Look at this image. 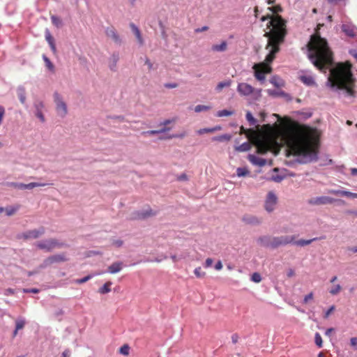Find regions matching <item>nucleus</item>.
<instances>
[{
  "label": "nucleus",
  "instance_id": "obj_34",
  "mask_svg": "<svg viewBox=\"0 0 357 357\" xmlns=\"http://www.w3.org/2000/svg\"><path fill=\"white\" fill-rule=\"evenodd\" d=\"M46 185H47L46 183L32 182V183H28V184H25L24 190L25 189L31 190V189H33V188H36V187L45 186Z\"/></svg>",
  "mask_w": 357,
  "mask_h": 357
},
{
  "label": "nucleus",
  "instance_id": "obj_30",
  "mask_svg": "<svg viewBox=\"0 0 357 357\" xmlns=\"http://www.w3.org/2000/svg\"><path fill=\"white\" fill-rule=\"evenodd\" d=\"M250 172L246 167H238L236 169V175L238 177L246 176L249 175Z\"/></svg>",
  "mask_w": 357,
  "mask_h": 357
},
{
  "label": "nucleus",
  "instance_id": "obj_51",
  "mask_svg": "<svg viewBox=\"0 0 357 357\" xmlns=\"http://www.w3.org/2000/svg\"><path fill=\"white\" fill-rule=\"evenodd\" d=\"M91 278H92V276L89 275H86V277H84L83 278H80V279L76 280L75 282L77 284H82V283H84V282L89 281Z\"/></svg>",
  "mask_w": 357,
  "mask_h": 357
},
{
  "label": "nucleus",
  "instance_id": "obj_37",
  "mask_svg": "<svg viewBox=\"0 0 357 357\" xmlns=\"http://www.w3.org/2000/svg\"><path fill=\"white\" fill-rule=\"evenodd\" d=\"M314 342L316 345L319 348H321L323 347V341L321 335L319 333H316L314 335Z\"/></svg>",
  "mask_w": 357,
  "mask_h": 357
},
{
  "label": "nucleus",
  "instance_id": "obj_27",
  "mask_svg": "<svg viewBox=\"0 0 357 357\" xmlns=\"http://www.w3.org/2000/svg\"><path fill=\"white\" fill-rule=\"evenodd\" d=\"M220 129H221L220 126H216V127L211 128H202V129H199L197 130V133L199 135H203L204 133L214 132L217 130H220Z\"/></svg>",
  "mask_w": 357,
  "mask_h": 357
},
{
  "label": "nucleus",
  "instance_id": "obj_5",
  "mask_svg": "<svg viewBox=\"0 0 357 357\" xmlns=\"http://www.w3.org/2000/svg\"><path fill=\"white\" fill-rule=\"evenodd\" d=\"M324 237L314 238L310 240H298L296 241L295 236H281L278 237H273L272 240V248H276L281 245H285L287 244L293 243L298 246L303 247L310 245L312 242L315 241L318 239H324Z\"/></svg>",
  "mask_w": 357,
  "mask_h": 357
},
{
  "label": "nucleus",
  "instance_id": "obj_20",
  "mask_svg": "<svg viewBox=\"0 0 357 357\" xmlns=\"http://www.w3.org/2000/svg\"><path fill=\"white\" fill-rule=\"evenodd\" d=\"M123 268L122 262H114L108 267V272L114 274L119 272Z\"/></svg>",
  "mask_w": 357,
  "mask_h": 357
},
{
  "label": "nucleus",
  "instance_id": "obj_63",
  "mask_svg": "<svg viewBox=\"0 0 357 357\" xmlns=\"http://www.w3.org/2000/svg\"><path fill=\"white\" fill-rule=\"evenodd\" d=\"M208 29V27L207 26H202V28H198L195 29L196 33L202 32L207 31Z\"/></svg>",
  "mask_w": 357,
  "mask_h": 357
},
{
  "label": "nucleus",
  "instance_id": "obj_43",
  "mask_svg": "<svg viewBox=\"0 0 357 357\" xmlns=\"http://www.w3.org/2000/svg\"><path fill=\"white\" fill-rule=\"evenodd\" d=\"M194 273L198 278H204L206 275V273L202 271L201 267H197L195 269Z\"/></svg>",
  "mask_w": 357,
  "mask_h": 357
},
{
  "label": "nucleus",
  "instance_id": "obj_47",
  "mask_svg": "<svg viewBox=\"0 0 357 357\" xmlns=\"http://www.w3.org/2000/svg\"><path fill=\"white\" fill-rule=\"evenodd\" d=\"M184 136H185V134L183 133V134H180V135H168L166 137H160L159 139L162 140V139H169L177 138V137L183 138Z\"/></svg>",
  "mask_w": 357,
  "mask_h": 357
},
{
  "label": "nucleus",
  "instance_id": "obj_28",
  "mask_svg": "<svg viewBox=\"0 0 357 357\" xmlns=\"http://www.w3.org/2000/svg\"><path fill=\"white\" fill-rule=\"evenodd\" d=\"M20 207V205L9 206L4 208V211H6L7 215L10 216L14 215L19 210Z\"/></svg>",
  "mask_w": 357,
  "mask_h": 357
},
{
  "label": "nucleus",
  "instance_id": "obj_12",
  "mask_svg": "<svg viewBox=\"0 0 357 357\" xmlns=\"http://www.w3.org/2000/svg\"><path fill=\"white\" fill-rule=\"evenodd\" d=\"M106 36L111 38L115 43L121 44V39L114 26L107 27L105 29Z\"/></svg>",
  "mask_w": 357,
  "mask_h": 357
},
{
  "label": "nucleus",
  "instance_id": "obj_11",
  "mask_svg": "<svg viewBox=\"0 0 357 357\" xmlns=\"http://www.w3.org/2000/svg\"><path fill=\"white\" fill-rule=\"evenodd\" d=\"M277 197L273 192H269L267 195L266 199L265 202V209L268 212H272L277 204Z\"/></svg>",
  "mask_w": 357,
  "mask_h": 357
},
{
  "label": "nucleus",
  "instance_id": "obj_7",
  "mask_svg": "<svg viewBox=\"0 0 357 357\" xmlns=\"http://www.w3.org/2000/svg\"><path fill=\"white\" fill-rule=\"evenodd\" d=\"M54 100L56 104V110L58 115L61 117L66 116L68 113L67 105L57 92L54 93Z\"/></svg>",
  "mask_w": 357,
  "mask_h": 357
},
{
  "label": "nucleus",
  "instance_id": "obj_8",
  "mask_svg": "<svg viewBox=\"0 0 357 357\" xmlns=\"http://www.w3.org/2000/svg\"><path fill=\"white\" fill-rule=\"evenodd\" d=\"M237 91L241 96H248L255 93L259 95L261 90L255 89L250 84L247 83L241 82L238 84Z\"/></svg>",
  "mask_w": 357,
  "mask_h": 357
},
{
  "label": "nucleus",
  "instance_id": "obj_50",
  "mask_svg": "<svg viewBox=\"0 0 357 357\" xmlns=\"http://www.w3.org/2000/svg\"><path fill=\"white\" fill-rule=\"evenodd\" d=\"M252 280L255 282H259L261 280V277L259 273H254L252 275Z\"/></svg>",
  "mask_w": 357,
  "mask_h": 357
},
{
  "label": "nucleus",
  "instance_id": "obj_4",
  "mask_svg": "<svg viewBox=\"0 0 357 357\" xmlns=\"http://www.w3.org/2000/svg\"><path fill=\"white\" fill-rule=\"evenodd\" d=\"M351 64L349 62L339 63L331 70L328 81L331 86L339 89H344L348 96L354 97L355 80L351 73Z\"/></svg>",
  "mask_w": 357,
  "mask_h": 357
},
{
  "label": "nucleus",
  "instance_id": "obj_62",
  "mask_svg": "<svg viewBox=\"0 0 357 357\" xmlns=\"http://www.w3.org/2000/svg\"><path fill=\"white\" fill-rule=\"evenodd\" d=\"M262 129L264 131H271L272 130V126L270 124H266L262 126Z\"/></svg>",
  "mask_w": 357,
  "mask_h": 357
},
{
  "label": "nucleus",
  "instance_id": "obj_19",
  "mask_svg": "<svg viewBox=\"0 0 357 357\" xmlns=\"http://www.w3.org/2000/svg\"><path fill=\"white\" fill-rule=\"evenodd\" d=\"M272 240L273 237L264 236L259 238L258 242L262 246L272 248Z\"/></svg>",
  "mask_w": 357,
  "mask_h": 357
},
{
  "label": "nucleus",
  "instance_id": "obj_2",
  "mask_svg": "<svg viewBox=\"0 0 357 357\" xmlns=\"http://www.w3.org/2000/svg\"><path fill=\"white\" fill-rule=\"evenodd\" d=\"M308 57L313 65L321 71H325L333 63V52L326 39L318 34L311 36L307 43Z\"/></svg>",
  "mask_w": 357,
  "mask_h": 357
},
{
  "label": "nucleus",
  "instance_id": "obj_57",
  "mask_svg": "<svg viewBox=\"0 0 357 357\" xmlns=\"http://www.w3.org/2000/svg\"><path fill=\"white\" fill-rule=\"evenodd\" d=\"M5 114V109L3 107L0 106V124L2 123L3 118Z\"/></svg>",
  "mask_w": 357,
  "mask_h": 357
},
{
  "label": "nucleus",
  "instance_id": "obj_15",
  "mask_svg": "<svg viewBox=\"0 0 357 357\" xmlns=\"http://www.w3.org/2000/svg\"><path fill=\"white\" fill-rule=\"evenodd\" d=\"M255 144L257 149V152L259 154L266 153L270 149L268 144L264 140L259 139L256 142Z\"/></svg>",
  "mask_w": 357,
  "mask_h": 357
},
{
  "label": "nucleus",
  "instance_id": "obj_59",
  "mask_svg": "<svg viewBox=\"0 0 357 357\" xmlns=\"http://www.w3.org/2000/svg\"><path fill=\"white\" fill-rule=\"evenodd\" d=\"M213 259L211 258H207L205 261V267L208 268L210 267L213 264Z\"/></svg>",
  "mask_w": 357,
  "mask_h": 357
},
{
  "label": "nucleus",
  "instance_id": "obj_22",
  "mask_svg": "<svg viewBox=\"0 0 357 357\" xmlns=\"http://www.w3.org/2000/svg\"><path fill=\"white\" fill-rule=\"evenodd\" d=\"M169 130H170L169 128L164 127L160 130H152L142 132V135H144V136L148 135H154L156 134L165 132L167 131H169Z\"/></svg>",
  "mask_w": 357,
  "mask_h": 357
},
{
  "label": "nucleus",
  "instance_id": "obj_36",
  "mask_svg": "<svg viewBox=\"0 0 357 357\" xmlns=\"http://www.w3.org/2000/svg\"><path fill=\"white\" fill-rule=\"evenodd\" d=\"M211 107L208 105H198L195 106V112L197 113L204 112V111H208L211 109Z\"/></svg>",
  "mask_w": 357,
  "mask_h": 357
},
{
  "label": "nucleus",
  "instance_id": "obj_58",
  "mask_svg": "<svg viewBox=\"0 0 357 357\" xmlns=\"http://www.w3.org/2000/svg\"><path fill=\"white\" fill-rule=\"evenodd\" d=\"M165 86L168 89H174L178 86V84L176 83H167L165 84Z\"/></svg>",
  "mask_w": 357,
  "mask_h": 357
},
{
  "label": "nucleus",
  "instance_id": "obj_45",
  "mask_svg": "<svg viewBox=\"0 0 357 357\" xmlns=\"http://www.w3.org/2000/svg\"><path fill=\"white\" fill-rule=\"evenodd\" d=\"M233 114L232 112L227 110V109H222L220 111H218L217 113V116L218 117H222V116H228Z\"/></svg>",
  "mask_w": 357,
  "mask_h": 357
},
{
  "label": "nucleus",
  "instance_id": "obj_9",
  "mask_svg": "<svg viewBox=\"0 0 357 357\" xmlns=\"http://www.w3.org/2000/svg\"><path fill=\"white\" fill-rule=\"evenodd\" d=\"M45 232V229L43 227H40L39 229H35L31 230H28L20 235V238L24 240H29V239H36L43 235Z\"/></svg>",
  "mask_w": 357,
  "mask_h": 357
},
{
  "label": "nucleus",
  "instance_id": "obj_41",
  "mask_svg": "<svg viewBox=\"0 0 357 357\" xmlns=\"http://www.w3.org/2000/svg\"><path fill=\"white\" fill-rule=\"evenodd\" d=\"M246 119L250 123V126H255L257 123V120L253 117L252 114L250 112L246 113Z\"/></svg>",
  "mask_w": 357,
  "mask_h": 357
},
{
  "label": "nucleus",
  "instance_id": "obj_61",
  "mask_svg": "<svg viewBox=\"0 0 357 357\" xmlns=\"http://www.w3.org/2000/svg\"><path fill=\"white\" fill-rule=\"evenodd\" d=\"M113 245L117 248L121 247L123 245V241L121 240H116L113 242Z\"/></svg>",
  "mask_w": 357,
  "mask_h": 357
},
{
  "label": "nucleus",
  "instance_id": "obj_64",
  "mask_svg": "<svg viewBox=\"0 0 357 357\" xmlns=\"http://www.w3.org/2000/svg\"><path fill=\"white\" fill-rule=\"evenodd\" d=\"M215 268L216 270H218V271H220V270H221L222 268V262L220 261H218L216 263V264L215 266Z\"/></svg>",
  "mask_w": 357,
  "mask_h": 357
},
{
  "label": "nucleus",
  "instance_id": "obj_42",
  "mask_svg": "<svg viewBox=\"0 0 357 357\" xmlns=\"http://www.w3.org/2000/svg\"><path fill=\"white\" fill-rule=\"evenodd\" d=\"M342 290V287L340 284L335 285L333 288H331L329 291L331 295H337Z\"/></svg>",
  "mask_w": 357,
  "mask_h": 357
},
{
  "label": "nucleus",
  "instance_id": "obj_14",
  "mask_svg": "<svg viewBox=\"0 0 357 357\" xmlns=\"http://www.w3.org/2000/svg\"><path fill=\"white\" fill-rule=\"evenodd\" d=\"M336 200L332 197L322 196L319 197H315L310 201V203L315 205H324V204H333Z\"/></svg>",
  "mask_w": 357,
  "mask_h": 357
},
{
  "label": "nucleus",
  "instance_id": "obj_29",
  "mask_svg": "<svg viewBox=\"0 0 357 357\" xmlns=\"http://www.w3.org/2000/svg\"><path fill=\"white\" fill-rule=\"evenodd\" d=\"M301 80L307 86H312L315 84L313 77L311 76H301Z\"/></svg>",
  "mask_w": 357,
  "mask_h": 357
},
{
  "label": "nucleus",
  "instance_id": "obj_13",
  "mask_svg": "<svg viewBox=\"0 0 357 357\" xmlns=\"http://www.w3.org/2000/svg\"><path fill=\"white\" fill-rule=\"evenodd\" d=\"M342 31L348 36L354 38L357 35V28L351 23H347L342 25Z\"/></svg>",
  "mask_w": 357,
  "mask_h": 357
},
{
  "label": "nucleus",
  "instance_id": "obj_10",
  "mask_svg": "<svg viewBox=\"0 0 357 357\" xmlns=\"http://www.w3.org/2000/svg\"><path fill=\"white\" fill-rule=\"evenodd\" d=\"M68 258L65 253L54 255L46 258L43 261V266H47L54 263L66 261Z\"/></svg>",
  "mask_w": 357,
  "mask_h": 357
},
{
  "label": "nucleus",
  "instance_id": "obj_18",
  "mask_svg": "<svg viewBox=\"0 0 357 357\" xmlns=\"http://www.w3.org/2000/svg\"><path fill=\"white\" fill-rule=\"evenodd\" d=\"M130 26L135 37L137 38L138 43H139L140 45H142L144 44V40L142 38L139 29L133 23H130Z\"/></svg>",
  "mask_w": 357,
  "mask_h": 357
},
{
  "label": "nucleus",
  "instance_id": "obj_39",
  "mask_svg": "<svg viewBox=\"0 0 357 357\" xmlns=\"http://www.w3.org/2000/svg\"><path fill=\"white\" fill-rule=\"evenodd\" d=\"M26 321L24 319H18L15 321V328L17 330L22 329L25 326Z\"/></svg>",
  "mask_w": 357,
  "mask_h": 357
},
{
  "label": "nucleus",
  "instance_id": "obj_32",
  "mask_svg": "<svg viewBox=\"0 0 357 357\" xmlns=\"http://www.w3.org/2000/svg\"><path fill=\"white\" fill-rule=\"evenodd\" d=\"M231 84V80H227V81L219 82L218 84V85L216 86V90L218 91H222V89L223 88L230 86Z\"/></svg>",
  "mask_w": 357,
  "mask_h": 357
},
{
  "label": "nucleus",
  "instance_id": "obj_54",
  "mask_svg": "<svg viewBox=\"0 0 357 357\" xmlns=\"http://www.w3.org/2000/svg\"><path fill=\"white\" fill-rule=\"evenodd\" d=\"M335 305L331 306V307L324 314V318L327 319L329 317V315L335 310Z\"/></svg>",
  "mask_w": 357,
  "mask_h": 357
},
{
  "label": "nucleus",
  "instance_id": "obj_16",
  "mask_svg": "<svg viewBox=\"0 0 357 357\" xmlns=\"http://www.w3.org/2000/svg\"><path fill=\"white\" fill-rule=\"evenodd\" d=\"M155 215V213L153 212L151 208H149L142 211L137 212L135 214V216L134 217V218L139 219V220H144V219L148 218L149 217L153 216Z\"/></svg>",
  "mask_w": 357,
  "mask_h": 357
},
{
  "label": "nucleus",
  "instance_id": "obj_52",
  "mask_svg": "<svg viewBox=\"0 0 357 357\" xmlns=\"http://www.w3.org/2000/svg\"><path fill=\"white\" fill-rule=\"evenodd\" d=\"M313 298H314V294L312 292H310V294H308L307 295H306L304 297L303 303L307 304L310 301L312 300Z\"/></svg>",
  "mask_w": 357,
  "mask_h": 357
},
{
  "label": "nucleus",
  "instance_id": "obj_17",
  "mask_svg": "<svg viewBox=\"0 0 357 357\" xmlns=\"http://www.w3.org/2000/svg\"><path fill=\"white\" fill-rule=\"evenodd\" d=\"M248 160L252 164L259 167H263L266 164V161L265 159L259 158L255 155H249Z\"/></svg>",
  "mask_w": 357,
  "mask_h": 357
},
{
  "label": "nucleus",
  "instance_id": "obj_21",
  "mask_svg": "<svg viewBox=\"0 0 357 357\" xmlns=\"http://www.w3.org/2000/svg\"><path fill=\"white\" fill-rule=\"evenodd\" d=\"M45 39L47 41V43H49L50 47H51V50H52V52L54 53H55L56 52V46H55V43H54V38L52 36L51 33H50L49 31H46V33H45Z\"/></svg>",
  "mask_w": 357,
  "mask_h": 357
},
{
  "label": "nucleus",
  "instance_id": "obj_23",
  "mask_svg": "<svg viewBox=\"0 0 357 357\" xmlns=\"http://www.w3.org/2000/svg\"><path fill=\"white\" fill-rule=\"evenodd\" d=\"M243 220L245 223L251 225H258L261 222V220L255 216L245 215Z\"/></svg>",
  "mask_w": 357,
  "mask_h": 357
},
{
  "label": "nucleus",
  "instance_id": "obj_26",
  "mask_svg": "<svg viewBox=\"0 0 357 357\" xmlns=\"http://www.w3.org/2000/svg\"><path fill=\"white\" fill-rule=\"evenodd\" d=\"M112 283L110 281H108L104 284V285L98 289V292L101 294H105L111 291L110 287Z\"/></svg>",
  "mask_w": 357,
  "mask_h": 357
},
{
  "label": "nucleus",
  "instance_id": "obj_33",
  "mask_svg": "<svg viewBox=\"0 0 357 357\" xmlns=\"http://www.w3.org/2000/svg\"><path fill=\"white\" fill-rule=\"evenodd\" d=\"M231 139V135H222L219 136H216L212 138L213 141H218V142H222V141H229Z\"/></svg>",
  "mask_w": 357,
  "mask_h": 357
},
{
  "label": "nucleus",
  "instance_id": "obj_6",
  "mask_svg": "<svg viewBox=\"0 0 357 357\" xmlns=\"http://www.w3.org/2000/svg\"><path fill=\"white\" fill-rule=\"evenodd\" d=\"M36 247L46 252H51L56 248L66 247L64 243L59 242L56 238H49L44 241H38L35 243Z\"/></svg>",
  "mask_w": 357,
  "mask_h": 357
},
{
  "label": "nucleus",
  "instance_id": "obj_1",
  "mask_svg": "<svg viewBox=\"0 0 357 357\" xmlns=\"http://www.w3.org/2000/svg\"><path fill=\"white\" fill-rule=\"evenodd\" d=\"M269 20L268 28L271 27L269 31L265 32L264 36L268 38L266 49L268 50L264 62L253 66L255 76L259 81L265 79L266 74L271 72L270 63L275 59V55L280 50V46L284 42L287 34V21L279 15H266L260 18L261 22Z\"/></svg>",
  "mask_w": 357,
  "mask_h": 357
},
{
  "label": "nucleus",
  "instance_id": "obj_24",
  "mask_svg": "<svg viewBox=\"0 0 357 357\" xmlns=\"http://www.w3.org/2000/svg\"><path fill=\"white\" fill-rule=\"evenodd\" d=\"M211 49L214 52H225L227 49V43L222 41L220 45H213Z\"/></svg>",
  "mask_w": 357,
  "mask_h": 357
},
{
  "label": "nucleus",
  "instance_id": "obj_55",
  "mask_svg": "<svg viewBox=\"0 0 357 357\" xmlns=\"http://www.w3.org/2000/svg\"><path fill=\"white\" fill-rule=\"evenodd\" d=\"M343 196L356 198V197H357V194L344 190Z\"/></svg>",
  "mask_w": 357,
  "mask_h": 357
},
{
  "label": "nucleus",
  "instance_id": "obj_40",
  "mask_svg": "<svg viewBox=\"0 0 357 357\" xmlns=\"http://www.w3.org/2000/svg\"><path fill=\"white\" fill-rule=\"evenodd\" d=\"M51 20H52V24L54 25H55L56 27H59L62 24L61 20L57 16L52 15L51 17Z\"/></svg>",
  "mask_w": 357,
  "mask_h": 357
},
{
  "label": "nucleus",
  "instance_id": "obj_44",
  "mask_svg": "<svg viewBox=\"0 0 357 357\" xmlns=\"http://www.w3.org/2000/svg\"><path fill=\"white\" fill-rule=\"evenodd\" d=\"M44 107H45V105L43 101L36 100L34 102V108H35L36 111H43Z\"/></svg>",
  "mask_w": 357,
  "mask_h": 357
},
{
  "label": "nucleus",
  "instance_id": "obj_38",
  "mask_svg": "<svg viewBox=\"0 0 357 357\" xmlns=\"http://www.w3.org/2000/svg\"><path fill=\"white\" fill-rule=\"evenodd\" d=\"M268 10L271 11L273 13L278 15V13H281L282 11V8L280 5H276L274 6L268 7Z\"/></svg>",
  "mask_w": 357,
  "mask_h": 357
},
{
  "label": "nucleus",
  "instance_id": "obj_25",
  "mask_svg": "<svg viewBox=\"0 0 357 357\" xmlns=\"http://www.w3.org/2000/svg\"><path fill=\"white\" fill-rule=\"evenodd\" d=\"M17 96L22 104L26 102V91L24 87H19L17 90Z\"/></svg>",
  "mask_w": 357,
  "mask_h": 357
},
{
  "label": "nucleus",
  "instance_id": "obj_31",
  "mask_svg": "<svg viewBox=\"0 0 357 357\" xmlns=\"http://www.w3.org/2000/svg\"><path fill=\"white\" fill-rule=\"evenodd\" d=\"M251 148V145L249 142H244L240 146L236 148V150L239 152H244L250 150Z\"/></svg>",
  "mask_w": 357,
  "mask_h": 357
},
{
  "label": "nucleus",
  "instance_id": "obj_35",
  "mask_svg": "<svg viewBox=\"0 0 357 357\" xmlns=\"http://www.w3.org/2000/svg\"><path fill=\"white\" fill-rule=\"evenodd\" d=\"M43 59L45 63L46 67L52 72L54 71V66L53 63L50 61V60L45 56H43Z\"/></svg>",
  "mask_w": 357,
  "mask_h": 357
},
{
  "label": "nucleus",
  "instance_id": "obj_53",
  "mask_svg": "<svg viewBox=\"0 0 357 357\" xmlns=\"http://www.w3.org/2000/svg\"><path fill=\"white\" fill-rule=\"evenodd\" d=\"M35 114L40 120L41 122H45V119L43 114V111H36Z\"/></svg>",
  "mask_w": 357,
  "mask_h": 357
},
{
  "label": "nucleus",
  "instance_id": "obj_56",
  "mask_svg": "<svg viewBox=\"0 0 357 357\" xmlns=\"http://www.w3.org/2000/svg\"><path fill=\"white\" fill-rule=\"evenodd\" d=\"M351 346L355 347L357 349V337H351L350 340Z\"/></svg>",
  "mask_w": 357,
  "mask_h": 357
},
{
  "label": "nucleus",
  "instance_id": "obj_60",
  "mask_svg": "<svg viewBox=\"0 0 357 357\" xmlns=\"http://www.w3.org/2000/svg\"><path fill=\"white\" fill-rule=\"evenodd\" d=\"M330 192L335 195L343 196L344 190H331Z\"/></svg>",
  "mask_w": 357,
  "mask_h": 357
},
{
  "label": "nucleus",
  "instance_id": "obj_49",
  "mask_svg": "<svg viewBox=\"0 0 357 357\" xmlns=\"http://www.w3.org/2000/svg\"><path fill=\"white\" fill-rule=\"evenodd\" d=\"M24 183H10V186L13 187L15 188L20 189V190H24Z\"/></svg>",
  "mask_w": 357,
  "mask_h": 357
},
{
  "label": "nucleus",
  "instance_id": "obj_46",
  "mask_svg": "<svg viewBox=\"0 0 357 357\" xmlns=\"http://www.w3.org/2000/svg\"><path fill=\"white\" fill-rule=\"evenodd\" d=\"M271 83L273 84L276 87H280L283 84L281 83L280 80L277 77H273L271 80Z\"/></svg>",
  "mask_w": 357,
  "mask_h": 357
},
{
  "label": "nucleus",
  "instance_id": "obj_3",
  "mask_svg": "<svg viewBox=\"0 0 357 357\" xmlns=\"http://www.w3.org/2000/svg\"><path fill=\"white\" fill-rule=\"evenodd\" d=\"M289 154L303 156L305 162L317 160L318 142L307 134L294 135L288 141Z\"/></svg>",
  "mask_w": 357,
  "mask_h": 357
},
{
  "label": "nucleus",
  "instance_id": "obj_48",
  "mask_svg": "<svg viewBox=\"0 0 357 357\" xmlns=\"http://www.w3.org/2000/svg\"><path fill=\"white\" fill-rule=\"evenodd\" d=\"M130 347L128 345L125 344L120 348V353L123 355L127 356L129 354Z\"/></svg>",
  "mask_w": 357,
  "mask_h": 357
}]
</instances>
